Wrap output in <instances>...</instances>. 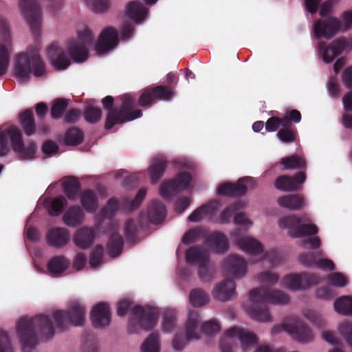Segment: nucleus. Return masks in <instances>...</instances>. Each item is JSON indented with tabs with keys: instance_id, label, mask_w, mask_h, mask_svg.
Returning a JSON list of instances; mask_svg holds the SVG:
<instances>
[{
	"instance_id": "33",
	"label": "nucleus",
	"mask_w": 352,
	"mask_h": 352,
	"mask_svg": "<svg viewBox=\"0 0 352 352\" xmlns=\"http://www.w3.org/2000/svg\"><path fill=\"white\" fill-rule=\"evenodd\" d=\"M166 214L165 205L159 200H153L148 208V221L154 224L162 223Z\"/></svg>"
},
{
	"instance_id": "50",
	"label": "nucleus",
	"mask_w": 352,
	"mask_h": 352,
	"mask_svg": "<svg viewBox=\"0 0 352 352\" xmlns=\"http://www.w3.org/2000/svg\"><path fill=\"white\" fill-rule=\"evenodd\" d=\"M67 106L68 102L67 100L63 98L55 100L51 108V117L55 120L60 118Z\"/></svg>"
},
{
	"instance_id": "19",
	"label": "nucleus",
	"mask_w": 352,
	"mask_h": 352,
	"mask_svg": "<svg viewBox=\"0 0 352 352\" xmlns=\"http://www.w3.org/2000/svg\"><path fill=\"white\" fill-rule=\"evenodd\" d=\"M342 28V22L337 18L331 16L324 20H317L314 23V33L317 38L329 39L334 36Z\"/></svg>"
},
{
	"instance_id": "36",
	"label": "nucleus",
	"mask_w": 352,
	"mask_h": 352,
	"mask_svg": "<svg viewBox=\"0 0 352 352\" xmlns=\"http://www.w3.org/2000/svg\"><path fill=\"white\" fill-rule=\"evenodd\" d=\"M69 264V261L65 256H54L48 261L47 270L51 275L58 276L67 270Z\"/></svg>"
},
{
	"instance_id": "40",
	"label": "nucleus",
	"mask_w": 352,
	"mask_h": 352,
	"mask_svg": "<svg viewBox=\"0 0 352 352\" xmlns=\"http://www.w3.org/2000/svg\"><path fill=\"white\" fill-rule=\"evenodd\" d=\"M279 164L284 170L305 169L307 167L304 157L296 154L281 158Z\"/></svg>"
},
{
	"instance_id": "47",
	"label": "nucleus",
	"mask_w": 352,
	"mask_h": 352,
	"mask_svg": "<svg viewBox=\"0 0 352 352\" xmlns=\"http://www.w3.org/2000/svg\"><path fill=\"white\" fill-rule=\"evenodd\" d=\"M67 206V201L63 196H58L50 199V204L46 206L48 208V212L51 216H58L64 208Z\"/></svg>"
},
{
	"instance_id": "17",
	"label": "nucleus",
	"mask_w": 352,
	"mask_h": 352,
	"mask_svg": "<svg viewBox=\"0 0 352 352\" xmlns=\"http://www.w3.org/2000/svg\"><path fill=\"white\" fill-rule=\"evenodd\" d=\"M306 179L305 171L300 170L292 176L286 175L278 176L274 182V186L276 189L282 191H298L300 190L301 186Z\"/></svg>"
},
{
	"instance_id": "55",
	"label": "nucleus",
	"mask_w": 352,
	"mask_h": 352,
	"mask_svg": "<svg viewBox=\"0 0 352 352\" xmlns=\"http://www.w3.org/2000/svg\"><path fill=\"white\" fill-rule=\"evenodd\" d=\"M10 63V54L5 45L0 44V76L5 75Z\"/></svg>"
},
{
	"instance_id": "48",
	"label": "nucleus",
	"mask_w": 352,
	"mask_h": 352,
	"mask_svg": "<svg viewBox=\"0 0 352 352\" xmlns=\"http://www.w3.org/2000/svg\"><path fill=\"white\" fill-rule=\"evenodd\" d=\"M190 304L195 307H200L205 305L209 300L207 293L201 289H192L189 294Z\"/></svg>"
},
{
	"instance_id": "52",
	"label": "nucleus",
	"mask_w": 352,
	"mask_h": 352,
	"mask_svg": "<svg viewBox=\"0 0 352 352\" xmlns=\"http://www.w3.org/2000/svg\"><path fill=\"white\" fill-rule=\"evenodd\" d=\"M102 111L98 107L88 106L84 111V117L85 120L91 124L97 123L101 119Z\"/></svg>"
},
{
	"instance_id": "34",
	"label": "nucleus",
	"mask_w": 352,
	"mask_h": 352,
	"mask_svg": "<svg viewBox=\"0 0 352 352\" xmlns=\"http://www.w3.org/2000/svg\"><path fill=\"white\" fill-rule=\"evenodd\" d=\"M278 204L282 208L289 210H298L302 208L305 205L304 197L301 195H287L278 198Z\"/></svg>"
},
{
	"instance_id": "18",
	"label": "nucleus",
	"mask_w": 352,
	"mask_h": 352,
	"mask_svg": "<svg viewBox=\"0 0 352 352\" xmlns=\"http://www.w3.org/2000/svg\"><path fill=\"white\" fill-rule=\"evenodd\" d=\"M349 47L346 39L341 37L335 39L331 43L327 46L324 41H320L318 50L322 54V59L324 63H330L339 55H340Z\"/></svg>"
},
{
	"instance_id": "37",
	"label": "nucleus",
	"mask_w": 352,
	"mask_h": 352,
	"mask_svg": "<svg viewBox=\"0 0 352 352\" xmlns=\"http://www.w3.org/2000/svg\"><path fill=\"white\" fill-rule=\"evenodd\" d=\"M63 188L66 197L71 201L77 199L80 195V183L74 177H66L63 182Z\"/></svg>"
},
{
	"instance_id": "43",
	"label": "nucleus",
	"mask_w": 352,
	"mask_h": 352,
	"mask_svg": "<svg viewBox=\"0 0 352 352\" xmlns=\"http://www.w3.org/2000/svg\"><path fill=\"white\" fill-rule=\"evenodd\" d=\"M200 322L199 316L195 311H190L186 324V340H198L199 336L197 332V327Z\"/></svg>"
},
{
	"instance_id": "6",
	"label": "nucleus",
	"mask_w": 352,
	"mask_h": 352,
	"mask_svg": "<svg viewBox=\"0 0 352 352\" xmlns=\"http://www.w3.org/2000/svg\"><path fill=\"white\" fill-rule=\"evenodd\" d=\"M86 308L79 301L70 303L68 309L57 310L53 314V317L58 328L65 329L69 324L74 326H82L85 322Z\"/></svg>"
},
{
	"instance_id": "7",
	"label": "nucleus",
	"mask_w": 352,
	"mask_h": 352,
	"mask_svg": "<svg viewBox=\"0 0 352 352\" xmlns=\"http://www.w3.org/2000/svg\"><path fill=\"white\" fill-rule=\"evenodd\" d=\"M307 215L298 217L297 215L284 216L279 220V226L281 228H288L289 234L294 238L314 236L318 232L317 226L313 223H302L309 221Z\"/></svg>"
},
{
	"instance_id": "53",
	"label": "nucleus",
	"mask_w": 352,
	"mask_h": 352,
	"mask_svg": "<svg viewBox=\"0 0 352 352\" xmlns=\"http://www.w3.org/2000/svg\"><path fill=\"white\" fill-rule=\"evenodd\" d=\"M146 194V190L145 188L140 189L133 199L131 200L129 198H125L124 199V206L130 210H135L140 206L141 203L145 198Z\"/></svg>"
},
{
	"instance_id": "21",
	"label": "nucleus",
	"mask_w": 352,
	"mask_h": 352,
	"mask_svg": "<svg viewBox=\"0 0 352 352\" xmlns=\"http://www.w3.org/2000/svg\"><path fill=\"white\" fill-rule=\"evenodd\" d=\"M90 318L95 328H102L111 322V310L107 302H100L94 306L90 313Z\"/></svg>"
},
{
	"instance_id": "26",
	"label": "nucleus",
	"mask_w": 352,
	"mask_h": 352,
	"mask_svg": "<svg viewBox=\"0 0 352 352\" xmlns=\"http://www.w3.org/2000/svg\"><path fill=\"white\" fill-rule=\"evenodd\" d=\"M236 285L234 280L226 278L218 283L212 291L214 298L217 300L225 302L231 300L236 296Z\"/></svg>"
},
{
	"instance_id": "8",
	"label": "nucleus",
	"mask_w": 352,
	"mask_h": 352,
	"mask_svg": "<svg viewBox=\"0 0 352 352\" xmlns=\"http://www.w3.org/2000/svg\"><path fill=\"white\" fill-rule=\"evenodd\" d=\"M131 313L133 315L130 320L129 327V331L131 333L137 331L135 325H138L141 329L150 331L157 324L158 311L153 307L136 305L131 309Z\"/></svg>"
},
{
	"instance_id": "58",
	"label": "nucleus",
	"mask_w": 352,
	"mask_h": 352,
	"mask_svg": "<svg viewBox=\"0 0 352 352\" xmlns=\"http://www.w3.org/2000/svg\"><path fill=\"white\" fill-rule=\"evenodd\" d=\"M103 256V248L101 245H96L91 252L89 265L91 267H98L101 262Z\"/></svg>"
},
{
	"instance_id": "12",
	"label": "nucleus",
	"mask_w": 352,
	"mask_h": 352,
	"mask_svg": "<svg viewBox=\"0 0 352 352\" xmlns=\"http://www.w3.org/2000/svg\"><path fill=\"white\" fill-rule=\"evenodd\" d=\"M8 138H10L13 151L19 153L21 159L32 160L34 157L37 148L35 142H30L27 146H25L21 131L15 126L8 129Z\"/></svg>"
},
{
	"instance_id": "28",
	"label": "nucleus",
	"mask_w": 352,
	"mask_h": 352,
	"mask_svg": "<svg viewBox=\"0 0 352 352\" xmlns=\"http://www.w3.org/2000/svg\"><path fill=\"white\" fill-rule=\"evenodd\" d=\"M185 258L188 263H196L198 267L210 264L209 253L201 245L190 247L186 251Z\"/></svg>"
},
{
	"instance_id": "42",
	"label": "nucleus",
	"mask_w": 352,
	"mask_h": 352,
	"mask_svg": "<svg viewBox=\"0 0 352 352\" xmlns=\"http://www.w3.org/2000/svg\"><path fill=\"white\" fill-rule=\"evenodd\" d=\"M20 123L26 135L31 136L36 133V127L32 109H26L20 114Z\"/></svg>"
},
{
	"instance_id": "27",
	"label": "nucleus",
	"mask_w": 352,
	"mask_h": 352,
	"mask_svg": "<svg viewBox=\"0 0 352 352\" xmlns=\"http://www.w3.org/2000/svg\"><path fill=\"white\" fill-rule=\"evenodd\" d=\"M225 336L228 339L238 338L244 351L249 346L256 345L258 342L257 338L254 333L236 327L227 329Z\"/></svg>"
},
{
	"instance_id": "63",
	"label": "nucleus",
	"mask_w": 352,
	"mask_h": 352,
	"mask_svg": "<svg viewBox=\"0 0 352 352\" xmlns=\"http://www.w3.org/2000/svg\"><path fill=\"white\" fill-rule=\"evenodd\" d=\"M175 323V312L172 310L166 311L164 314L162 329L164 331H170L173 329Z\"/></svg>"
},
{
	"instance_id": "10",
	"label": "nucleus",
	"mask_w": 352,
	"mask_h": 352,
	"mask_svg": "<svg viewBox=\"0 0 352 352\" xmlns=\"http://www.w3.org/2000/svg\"><path fill=\"white\" fill-rule=\"evenodd\" d=\"M19 5L33 36L38 37L42 21L41 6L36 0H20Z\"/></svg>"
},
{
	"instance_id": "54",
	"label": "nucleus",
	"mask_w": 352,
	"mask_h": 352,
	"mask_svg": "<svg viewBox=\"0 0 352 352\" xmlns=\"http://www.w3.org/2000/svg\"><path fill=\"white\" fill-rule=\"evenodd\" d=\"M138 228L137 224L132 219H129L125 222L124 234L126 239L131 243H134L137 240Z\"/></svg>"
},
{
	"instance_id": "60",
	"label": "nucleus",
	"mask_w": 352,
	"mask_h": 352,
	"mask_svg": "<svg viewBox=\"0 0 352 352\" xmlns=\"http://www.w3.org/2000/svg\"><path fill=\"white\" fill-rule=\"evenodd\" d=\"M221 329L219 323L215 320H210L204 322L201 326V331L208 336H213Z\"/></svg>"
},
{
	"instance_id": "24",
	"label": "nucleus",
	"mask_w": 352,
	"mask_h": 352,
	"mask_svg": "<svg viewBox=\"0 0 352 352\" xmlns=\"http://www.w3.org/2000/svg\"><path fill=\"white\" fill-rule=\"evenodd\" d=\"M70 239L69 230L65 228H53L46 234L47 243L54 248H63L67 245Z\"/></svg>"
},
{
	"instance_id": "46",
	"label": "nucleus",
	"mask_w": 352,
	"mask_h": 352,
	"mask_svg": "<svg viewBox=\"0 0 352 352\" xmlns=\"http://www.w3.org/2000/svg\"><path fill=\"white\" fill-rule=\"evenodd\" d=\"M83 140V132L77 127H72L66 131L64 142L66 145L77 146L80 144Z\"/></svg>"
},
{
	"instance_id": "16",
	"label": "nucleus",
	"mask_w": 352,
	"mask_h": 352,
	"mask_svg": "<svg viewBox=\"0 0 352 352\" xmlns=\"http://www.w3.org/2000/svg\"><path fill=\"white\" fill-rule=\"evenodd\" d=\"M254 188L256 183L252 177H243L236 183H224L219 185L217 188V193L222 196L239 197L244 195L248 188Z\"/></svg>"
},
{
	"instance_id": "13",
	"label": "nucleus",
	"mask_w": 352,
	"mask_h": 352,
	"mask_svg": "<svg viewBox=\"0 0 352 352\" xmlns=\"http://www.w3.org/2000/svg\"><path fill=\"white\" fill-rule=\"evenodd\" d=\"M281 331L289 333L294 339L307 342L313 340V334L307 325L301 320H296L292 324H281L274 326L272 329V334Z\"/></svg>"
},
{
	"instance_id": "51",
	"label": "nucleus",
	"mask_w": 352,
	"mask_h": 352,
	"mask_svg": "<svg viewBox=\"0 0 352 352\" xmlns=\"http://www.w3.org/2000/svg\"><path fill=\"white\" fill-rule=\"evenodd\" d=\"M119 208V202L115 198L110 199L101 210V216L103 218L111 219Z\"/></svg>"
},
{
	"instance_id": "1",
	"label": "nucleus",
	"mask_w": 352,
	"mask_h": 352,
	"mask_svg": "<svg viewBox=\"0 0 352 352\" xmlns=\"http://www.w3.org/2000/svg\"><path fill=\"white\" fill-rule=\"evenodd\" d=\"M259 279L263 285H274L278 281V276L276 274L264 272L259 275ZM249 295L252 302L248 309L249 314L253 319L260 322L271 320L267 303L287 304L289 301L287 294L279 290H271L264 285L251 289Z\"/></svg>"
},
{
	"instance_id": "31",
	"label": "nucleus",
	"mask_w": 352,
	"mask_h": 352,
	"mask_svg": "<svg viewBox=\"0 0 352 352\" xmlns=\"http://www.w3.org/2000/svg\"><path fill=\"white\" fill-rule=\"evenodd\" d=\"M85 220V212L80 206L72 205L67 208L63 216V221L69 227H77Z\"/></svg>"
},
{
	"instance_id": "4",
	"label": "nucleus",
	"mask_w": 352,
	"mask_h": 352,
	"mask_svg": "<svg viewBox=\"0 0 352 352\" xmlns=\"http://www.w3.org/2000/svg\"><path fill=\"white\" fill-rule=\"evenodd\" d=\"M14 75L21 82H28L32 74L34 76H42L45 72V67L38 50H29L16 56L14 65Z\"/></svg>"
},
{
	"instance_id": "38",
	"label": "nucleus",
	"mask_w": 352,
	"mask_h": 352,
	"mask_svg": "<svg viewBox=\"0 0 352 352\" xmlns=\"http://www.w3.org/2000/svg\"><path fill=\"white\" fill-rule=\"evenodd\" d=\"M147 14L145 7L139 1H133L129 3L126 8V16L135 23L142 21Z\"/></svg>"
},
{
	"instance_id": "44",
	"label": "nucleus",
	"mask_w": 352,
	"mask_h": 352,
	"mask_svg": "<svg viewBox=\"0 0 352 352\" xmlns=\"http://www.w3.org/2000/svg\"><path fill=\"white\" fill-rule=\"evenodd\" d=\"M124 245L123 237L117 232L111 234L108 243L107 250L111 257H117L122 252Z\"/></svg>"
},
{
	"instance_id": "9",
	"label": "nucleus",
	"mask_w": 352,
	"mask_h": 352,
	"mask_svg": "<svg viewBox=\"0 0 352 352\" xmlns=\"http://www.w3.org/2000/svg\"><path fill=\"white\" fill-rule=\"evenodd\" d=\"M93 34L89 28H85L78 34V40L72 39L68 42L67 51L76 63L85 61L89 56V46L93 41Z\"/></svg>"
},
{
	"instance_id": "5",
	"label": "nucleus",
	"mask_w": 352,
	"mask_h": 352,
	"mask_svg": "<svg viewBox=\"0 0 352 352\" xmlns=\"http://www.w3.org/2000/svg\"><path fill=\"white\" fill-rule=\"evenodd\" d=\"M177 81L175 74L169 72L166 75V82L169 86L157 85L142 89L138 100V105L141 107H149L157 100H170L175 96L173 87L177 84Z\"/></svg>"
},
{
	"instance_id": "25",
	"label": "nucleus",
	"mask_w": 352,
	"mask_h": 352,
	"mask_svg": "<svg viewBox=\"0 0 352 352\" xmlns=\"http://www.w3.org/2000/svg\"><path fill=\"white\" fill-rule=\"evenodd\" d=\"M47 54L52 65L58 70L65 69L71 64L70 59L64 50L55 43L48 47Z\"/></svg>"
},
{
	"instance_id": "30",
	"label": "nucleus",
	"mask_w": 352,
	"mask_h": 352,
	"mask_svg": "<svg viewBox=\"0 0 352 352\" xmlns=\"http://www.w3.org/2000/svg\"><path fill=\"white\" fill-rule=\"evenodd\" d=\"M167 167V160L163 155L154 157L148 171L153 184H157L162 177Z\"/></svg>"
},
{
	"instance_id": "35",
	"label": "nucleus",
	"mask_w": 352,
	"mask_h": 352,
	"mask_svg": "<svg viewBox=\"0 0 352 352\" xmlns=\"http://www.w3.org/2000/svg\"><path fill=\"white\" fill-rule=\"evenodd\" d=\"M241 249L252 256L262 255L263 250L261 243L256 239L250 237H241L237 240Z\"/></svg>"
},
{
	"instance_id": "14",
	"label": "nucleus",
	"mask_w": 352,
	"mask_h": 352,
	"mask_svg": "<svg viewBox=\"0 0 352 352\" xmlns=\"http://www.w3.org/2000/svg\"><path fill=\"white\" fill-rule=\"evenodd\" d=\"M191 180L192 177L189 173L180 172L175 178L164 182L161 184L160 195L164 198L170 197L175 193L186 190Z\"/></svg>"
},
{
	"instance_id": "41",
	"label": "nucleus",
	"mask_w": 352,
	"mask_h": 352,
	"mask_svg": "<svg viewBox=\"0 0 352 352\" xmlns=\"http://www.w3.org/2000/svg\"><path fill=\"white\" fill-rule=\"evenodd\" d=\"M80 203L83 208L89 213L95 212L98 208L96 194L92 190H86L80 195Z\"/></svg>"
},
{
	"instance_id": "15",
	"label": "nucleus",
	"mask_w": 352,
	"mask_h": 352,
	"mask_svg": "<svg viewBox=\"0 0 352 352\" xmlns=\"http://www.w3.org/2000/svg\"><path fill=\"white\" fill-rule=\"evenodd\" d=\"M320 280V278L318 275L304 272L286 276L283 279V284L291 290H305L318 284Z\"/></svg>"
},
{
	"instance_id": "39",
	"label": "nucleus",
	"mask_w": 352,
	"mask_h": 352,
	"mask_svg": "<svg viewBox=\"0 0 352 352\" xmlns=\"http://www.w3.org/2000/svg\"><path fill=\"white\" fill-rule=\"evenodd\" d=\"M219 204L217 201H212L195 210L188 217L189 221L198 222L204 216L212 214L218 209Z\"/></svg>"
},
{
	"instance_id": "2",
	"label": "nucleus",
	"mask_w": 352,
	"mask_h": 352,
	"mask_svg": "<svg viewBox=\"0 0 352 352\" xmlns=\"http://www.w3.org/2000/svg\"><path fill=\"white\" fill-rule=\"evenodd\" d=\"M16 333L21 344L23 352H31L38 344V335L47 340L55 334L51 318L44 314L31 318H21L17 322Z\"/></svg>"
},
{
	"instance_id": "3",
	"label": "nucleus",
	"mask_w": 352,
	"mask_h": 352,
	"mask_svg": "<svg viewBox=\"0 0 352 352\" xmlns=\"http://www.w3.org/2000/svg\"><path fill=\"white\" fill-rule=\"evenodd\" d=\"M120 106L113 107L114 98L107 96L102 100V103L107 114L104 128L111 129L116 124H122L142 116V111L135 108V98L130 94H125L119 97Z\"/></svg>"
},
{
	"instance_id": "22",
	"label": "nucleus",
	"mask_w": 352,
	"mask_h": 352,
	"mask_svg": "<svg viewBox=\"0 0 352 352\" xmlns=\"http://www.w3.org/2000/svg\"><path fill=\"white\" fill-rule=\"evenodd\" d=\"M302 118L300 112L297 109L287 111L285 116L282 118L272 116L268 118L265 123V130L268 132L276 131L280 126H287L289 120H293L294 123L296 124L300 122Z\"/></svg>"
},
{
	"instance_id": "59",
	"label": "nucleus",
	"mask_w": 352,
	"mask_h": 352,
	"mask_svg": "<svg viewBox=\"0 0 352 352\" xmlns=\"http://www.w3.org/2000/svg\"><path fill=\"white\" fill-rule=\"evenodd\" d=\"M336 292L329 286L318 287L316 291V296L323 300H330L336 296Z\"/></svg>"
},
{
	"instance_id": "49",
	"label": "nucleus",
	"mask_w": 352,
	"mask_h": 352,
	"mask_svg": "<svg viewBox=\"0 0 352 352\" xmlns=\"http://www.w3.org/2000/svg\"><path fill=\"white\" fill-rule=\"evenodd\" d=\"M142 352H160L159 334L152 333L143 342L141 347Z\"/></svg>"
},
{
	"instance_id": "61",
	"label": "nucleus",
	"mask_w": 352,
	"mask_h": 352,
	"mask_svg": "<svg viewBox=\"0 0 352 352\" xmlns=\"http://www.w3.org/2000/svg\"><path fill=\"white\" fill-rule=\"evenodd\" d=\"M241 206L240 203H234L233 204L230 205L226 208H225L219 216V219L221 223H228L232 216V214L234 213Z\"/></svg>"
},
{
	"instance_id": "32",
	"label": "nucleus",
	"mask_w": 352,
	"mask_h": 352,
	"mask_svg": "<svg viewBox=\"0 0 352 352\" xmlns=\"http://www.w3.org/2000/svg\"><path fill=\"white\" fill-rule=\"evenodd\" d=\"M206 244L216 252H224L229 248L228 238L219 232L210 234L206 240Z\"/></svg>"
},
{
	"instance_id": "11",
	"label": "nucleus",
	"mask_w": 352,
	"mask_h": 352,
	"mask_svg": "<svg viewBox=\"0 0 352 352\" xmlns=\"http://www.w3.org/2000/svg\"><path fill=\"white\" fill-rule=\"evenodd\" d=\"M334 309L340 314L352 315V296H343L334 302ZM339 332L349 346H352V322L346 320L339 326Z\"/></svg>"
},
{
	"instance_id": "20",
	"label": "nucleus",
	"mask_w": 352,
	"mask_h": 352,
	"mask_svg": "<svg viewBox=\"0 0 352 352\" xmlns=\"http://www.w3.org/2000/svg\"><path fill=\"white\" fill-rule=\"evenodd\" d=\"M119 42L118 32L113 27H107L101 32L96 45V50L100 54H104L115 47Z\"/></svg>"
},
{
	"instance_id": "62",
	"label": "nucleus",
	"mask_w": 352,
	"mask_h": 352,
	"mask_svg": "<svg viewBox=\"0 0 352 352\" xmlns=\"http://www.w3.org/2000/svg\"><path fill=\"white\" fill-rule=\"evenodd\" d=\"M329 283L335 287H344L347 285L346 277L340 272H334L328 276Z\"/></svg>"
},
{
	"instance_id": "56",
	"label": "nucleus",
	"mask_w": 352,
	"mask_h": 352,
	"mask_svg": "<svg viewBox=\"0 0 352 352\" xmlns=\"http://www.w3.org/2000/svg\"><path fill=\"white\" fill-rule=\"evenodd\" d=\"M84 339L82 352H98V340L93 333H87Z\"/></svg>"
},
{
	"instance_id": "45",
	"label": "nucleus",
	"mask_w": 352,
	"mask_h": 352,
	"mask_svg": "<svg viewBox=\"0 0 352 352\" xmlns=\"http://www.w3.org/2000/svg\"><path fill=\"white\" fill-rule=\"evenodd\" d=\"M292 123L293 120H289L287 126H282L277 133L278 138L283 143L289 144L296 141L297 130L292 126Z\"/></svg>"
},
{
	"instance_id": "29",
	"label": "nucleus",
	"mask_w": 352,
	"mask_h": 352,
	"mask_svg": "<svg viewBox=\"0 0 352 352\" xmlns=\"http://www.w3.org/2000/svg\"><path fill=\"white\" fill-rule=\"evenodd\" d=\"M96 238L95 230L89 227H82L76 230L74 236L75 245L82 250L88 249L94 243Z\"/></svg>"
},
{
	"instance_id": "64",
	"label": "nucleus",
	"mask_w": 352,
	"mask_h": 352,
	"mask_svg": "<svg viewBox=\"0 0 352 352\" xmlns=\"http://www.w3.org/2000/svg\"><path fill=\"white\" fill-rule=\"evenodd\" d=\"M0 352H14L7 332L0 330Z\"/></svg>"
},
{
	"instance_id": "57",
	"label": "nucleus",
	"mask_w": 352,
	"mask_h": 352,
	"mask_svg": "<svg viewBox=\"0 0 352 352\" xmlns=\"http://www.w3.org/2000/svg\"><path fill=\"white\" fill-rule=\"evenodd\" d=\"M88 7L95 12H103L109 6V0H84Z\"/></svg>"
},
{
	"instance_id": "23",
	"label": "nucleus",
	"mask_w": 352,
	"mask_h": 352,
	"mask_svg": "<svg viewBox=\"0 0 352 352\" xmlns=\"http://www.w3.org/2000/svg\"><path fill=\"white\" fill-rule=\"evenodd\" d=\"M223 269L228 276L241 278L247 272L246 262L243 258L232 254L224 260Z\"/></svg>"
}]
</instances>
